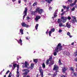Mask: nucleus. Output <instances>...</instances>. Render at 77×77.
Here are the masks:
<instances>
[{"label": "nucleus", "mask_w": 77, "mask_h": 77, "mask_svg": "<svg viewBox=\"0 0 77 77\" xmlns=\"http://www.w3.org/2000/svg\"><path fill=\"white\" fill-rule=\"evenodd\" d=\"M22 64H23V65L22 66L23 68H28L29 69H30V67H28L29 66V63H27L26 61L25 62V64H24V63H22Z\"/></svg>", "instance_id": "423d86ee"}, {"label": "nucleus", "mask_w": 77, "mask_h": 77, "mask_svg": "<svg viewBox=\"0 0 77 77\" xmlns=\"http://www.w3.org/2000/svg\"><path fill=\"white\" fill-rule=\"evenodd\" d=\"M18 2V3H21V0H19Z\"/></svg>", "instance_id": "4d7b16f0"}, {"label": "nucleus", "mask_w": 77, "mask_h": 77, "mask_svg": "<svg viewBox=\"0 0 77 77\" xmlns=\"http://www.w3.org/2000/svg\"><path fill=\"white\" fill-rule=\"evenodd\" d=\"M59 26H60V27H63V26H65V25H63L62 24V23H60V24H59Z\"/></svg>", "instance_id": "a878e982"}, {"label": "nucleus", "mask_w": 77, "mask_h": 77, "mask_svg": "<svg viewBox=\"0 0 77 77\" xmlns=\"http://www.w3.org/2000/svg\"><path fill=\"white\" fill-rule=\"evenodd\" d=\"M49 9V11H51V10H52V8L51 7H50Z\"/></svg>", "instance_id": "603ef678"}, {"label": "nucleus", "mask_w": 77, "mask_h": 77, "mask_svg": "<svg viewBox=\"0 0 77 77\" xmlns=\"http://www.w3.org/2000/svg\"><path fill=\"white\" fill-rule=\"evenodd\" d=\"M38 24H36V26H35V29L37 30H38Z\"/></svg>", "instance_id": "c756f323"}, {"label": "nucleus", "mask_w": 77, "mask_h": 77, "mask_svg": "<svg viewBox=\"0 0 77 77\" xmlns=\"http://www.w3.org/2000/svg\"><path fill=\"white\" fill-rule=\"evenodd\" d=\"M9 70H8L6 73V74H8L9 72Z\"/></svg>", "instance_id": "864d4df0"}, {"label": "nucleus", "mask_w": 77, "mask_h": 77, "mask_svg": "<svg viewBox=\"0 0 77 77\" xmlns=\"http://www.w3.org/2000/svg\"><path fill=\"white\" fill-rule=\"evenodd\" d=\"M54 31H55V29L54 28L51 29V31H50L48 32L49 36H51V34L52 33V32H54Z\"/></svg>", "instance_id": "9d476101"}, {"label": "nucleus", "mask_w": 77, "mask_h": 77, "mask_svg": "<svg viewBox=\"0 0 77 77\" xmlns=\"http://www.w3.org/2000/svg\"><path fill=\"white\" fill-rule=\"evenodd\" d=\"M17 75H16L17 77H20V72H17Z\"/></svg>", "instance_id": "7c9ffc66"}, {"label": "nucleus", "mask_w": 77, "mask_h": 77, "mask_svg": "<svg viewBox=\"0 0 77 77\" xmlns=\"http://www.w3.org/2000/svg\"><path fill=\"white\" fill-rule=\"evenodd\" d=\"M41 18V16H37L35 18V20L36 22L38 21V20Z\"/></svg>", "instance_id": "ddd939ff"}, {"label": "nucleus", "mask_w": 77, "mask_h": 77, "mask_svg": "<svg viewBox=\"0 0 77 77\" xmlns=\"http://www.w3.org/2000/svg\"><path fill=\"white\" fill-rule=\"evenodd\" d=\"M36 5H37V2H35L33 5V6H36Z\"/></svg>", "instance_id": "a19ab883"}, {"label": "nucleus", "mask_w": 77, "mask_h": 77, "mask_svg": "<svg viewBox=\"0 0 77 77\" xmlns=\"http://www.w3.org/2000/svg\"><path fill=\"white\" fill-rule=\"evenodd\" d=\"M74 43L73 42V43H72L71 45H74Z\"/></svg>", "instance_id": "052dcab7"}, {"label": "nucleus", "mask_w": 77, "mask_h": 77, "mask_svg": "<svg viewBox=\"0 0 77 77\" xmlns=\"http://www.w3.org/2000/svg\"><path fill=\"white\" fill-rule=\"evenodd\" d=\"M27 8H25V11L23 12V15H24V16H23V20H24V19L25 18V17H26V16H27Z\"/></svg>", "instance_id": "6e6552de"}, {"label": "nucleus", "mask_w": 77, "mask_h": 77, "mask_svg": "<svg viewBox=\"0 0 77 77\" xmlns=\"http://www.w3.org/2000/svg\"><path fill=\"white\" fill-rule=\"evenodd\" d=\"M24 2H27V0H24Z\"/></svg>", "instance_id": "69168bd1"}, {"label": "nucleus", "mask_w": 77, "mask_h": 77, "mask_svg": "<svg viewBox=\"0 0 77 77\" xmlns=\"http://www.w3.org/2000/svg\"><path fill=\"white\" fill-rule=\"evenodd\" d=\"M26 18H27L26 20H27V21H28V22L29 23V20H30V18L29 17H27Z\"/></svg>", "instance_id": "c9c22d12"}, {"label": "nucleus", "mask_w": 77, "mask_h": 77, "mask_svg": "<svg viewBox=\"0 0 77 77\" xmlns=\"http://www.w3.org/2000/svg\"><path fill=\"white\" fill-rule=\"evenodd\" d=\"M75 61H76L77 62V58H76V59H75Z\"/></svg>", "instance_id": "bf43d9fd"}, {"label": "nucleus", "mask_w": 77, "mask_h": 77, "mask_svg": "<svg viewBox=\"0 0 77 77\" xmlns=\"http://www.w3.org/2000/svg\"><path fill=\"white\" fill-rule=\"evenodd\" d=\"M75 8H77V5H76L75 6Z\"/></svg>", "instance_id": "e2e57ef3"}, {"label": "nucleus", "mask_w": 77, "mask_h": 77, "mask_svg": "<svg viewBox=\"0 0 77 77\" xmlns=\"http://www.w3.org/2000/svg\"><path fill=\"white\" fill-rule=\"evenodd\" d=\"M21 24L22 26L23 27H26L27 28L30 26H29L28 25H27L24 23H22Z\"/></svg>", "instance_id": "9b49d317"}, {"label": "nucleus", "mask_w": 77, "mask_h": 77, "mask_svg": "<svg viewBox=\"0 0 77 77\" xmlns=\"http://www.w3.org/2000/svg\"><path fill=\"white\" fill-rule=\"evenodd\" d=\"M26 77H30V76L29 75H27Z\"/></svg>", "instance_id": "774afa93"}, {"label": "nucleus", "mask_w": 77, "mask_h": 77, "mask_svg": "<svg viewBox=\"0 0 77 77\" xmlns=\"http://www.w3.org/2000/svg\"><path fill=\"white\" fill-rule=\"evenodd\" d=\"M66 26L68 28H69L71 27V25H70V24H69L68 22L67 23H66Z\"/></svg>", "instance_id": "f3484780"}, {"label": "nucleus", "mask_w": 77, "mask_h": 77, "mask_svg": "<svg viewBox=\"0 0 77 77\" xmlns=\"http://www.w3.org/2000/svg\"><path fill=\"white\" fill-rule=\"evenodd\" d=\"M61 50H62V46L61 45V43H59L55 48V50L53 52V55L54 56H56L57 53L60 51Z\"/></svg>", "instance_id": "f257e3e1"}, {"label": "nucleus", "mask_w": 77, "mask_h": 77, "mask_svg": "<svg viewBox=\"0 0 77 77\" xmlns=\"http://www.w3.org/2000/svg\"><path fill=\"white\" fill-rule=\"evenodd\" d=\"M26 39H27V40H29L30 39V37L29 36H27L26 37Z\"/></svg>", "instance_id": "37998d69"}, {"label": "nucleus", "mask_w": 77, "mask_h": 77, "mask_svg": "<svg viewBox=\"0 0 77 77\" xmlns=\"http://www.w3.org/2000/svg\"><path fill=\"white\" fill-rule=\"evenodd\" d=\"M48 29L47 30V32H46V33L47 35V34H48Z\"/></svg>", "instance_id": "5fc2aeb1"}, {"label": "nucleus", "mask_w": 77, "mask_h": 77, "mask_svg": "<svg viewBox=\"0 0 77 77\" xmlns=\"http://www.w3.org/2000/svg\"><path fill=\"white\" fill-rule=\"evenodd\" d=\"M72 19H73V20H74L75 21V22H77V20H76V19H75V17L72 16Z\"/></svg>", "instance_id": "bb28decb"}, {"label": "nucleus", "mask_w": 77, "mask_h": 77, "mask_svg": "<svg viewBox=\"0 0 77 77\" xmlns=\"http://www.w3.org/2000/svg\"><path fill=\"white\" fill-rule=\"evenodd\" d=\"M11 76H12V73L10 72L9 73L8 77H11Z\"/></svg>", "instance_id": "ea45409f"}, {"label": "nucleus", "mask_w": 77, "mask_h": 77, "mask_svg": "<svg viewBox=\"0 0 77 77\" xmlns=\"http://www.w3.org/2000/svg\"><path fill=\"white\" fill-rule=\"evenodd\" d=\"M49 60H48L46 62V64L47 65H48L49 64Z\"/></svg>", "instance_id": "4c0bfd02"}, {"label": "nucleus", "mask_w": 77, "mask_h": 77, "mask_svg": "<svg viewBox=\"0 0 77 77\" xmlns=\"http://www.w3.org/2000/svg\"><path fill=\"white\" fill-rule=\"evenodd\" d=\"M68 2H70V3H72V0H68V1L66 2V3H67Z\"/></svg>", "instance_id": "72a5a7b5"}, {"label": "nucleus", "mask_w": 77, "mask_h": 77, "mask_svg": "<svg viewBox=\"0 0 77 77\" xmlns=\"http://www.w3.org/2000/svg\"><path fill=\"white\" fill-rule=\"evenodd\" d=\"M70 70L72 71V73H71V75L72 76H77V73L74 72V68L73 67L70 68Z\"/></svg>", "instance_id": "39448f33"}, {"label": "nucleus", "mask_w": 77, "mask_h": 77, "mask_svg": "<svg viewBox=\"0 0 77 77\" xmlns=\"http://www.w3.org/2000/svg\"><path fill=\"white\" fill-rule=\"evenodd\" d=\"M66 54V55H67V56H69V52H67V51H65L64 52V54Z\"/></svg>", "instance_id": "aec40b11"}, {"label": "nucleus", "mask_w": 77, "mask_h": 77, "mask_svg": "<svg viewBox=\"0 0 77 77\" xmlns=\"http://www.w3.org/2000/svg\"><path fill=\"white\" fill-rule=\"evenodd\" d=\"M17 42H18V44H19L20 45H23V43H22L23 41L21 40V39H20L19 41H17Z\"/></svg>", "instance_id": "4468645a"}, {"label": "nucleus", "mask_w": 77, "mask_h": 77, "mask_svg": "<svg viewBox=\"0 0 77 77\" xmlns=\"http://www.w3.org/2000/svg\"><path fill=\"white\" fill-rule=\"evenodd\" d=\"M41 18V16H37L35 18V20L36 22L38 21V20Z\"/></svg>", "instance_id": "f8f14e48"}, {"label": "nucleus", "mask_w": 77, "mask_h": 77, "mask_svg": "<svg viewBox=\"0 0 77 77\" xmlns=\"http://www.w3.org/2000/svg\"><path fill=\"white\" fill-rule=\"evenodd\" d=\"M17 64H13V67H12V69L13 70H14V69L16 68V67H17Z\"/></svg>", "instance_id": "dca6fc26"}, {"label": "nucleus", "mask_w": 77, "mask_h": 77, "mask_svg": "<svg viewBox=\"0 0 77 77\" xmlns=\"http://www.w3.org/2000/svg\"><path fill=\"white\" fill-rule=\"evenodd\" d=\"M33 62L35 63H36L38 62V59H34Z\"/></svg>", "instance_id": "4be33fe9"}, {"label": "nucleus", "mask_w": 77, "mask_h": 77, "mask_svg": "<svg viewBox=\"0 0 77 77\" xmlns=\"http://www.w3.org/2000/svg\"><path fill=\"white\" fill-rule=\"evenodd\" d=\"M24 31V29H23L22 28L20 29V33H21L22 35H23L24 33H23V31Z\"/></svg>", "instance_id": "6ab92c4d"}, {"label": "nucleus", "mask_w": 77, "mask_h": 77, "mask_svg": "<svg viewBox=\"0 0 77 77\" xmlns=\"http://www.w3.org/2000/svg\"><path fill=\"white\" fill-rule=\"evenodd\" d=\"M61 77H66V76H64L63 75H62L61 76Z\"/></svg>", "instance_id": "3c124183"}, {"label": "nucleus", "mask_w": 77, "mask_h": 77, "mask_svg": "<svg viewBox=\"0 0 77 77\" xmlns=\"http://www.w3.org/2000/svg\"><path fill=\"white\" fill-rule=\"evenodd\" d=\"M69 6H68L66 7V11H69Z\"/></svg>", "instance_id": "473e14b6"}, {"label": "nucleus", "mask_w": 77, "mask_h": 77, "mask_svg": "<svg viewBox=\"0 0 77 77\" xmlns=\"http://www.w3.org/2000/svg\"><path fill=\"white\" fill-rule=\"evenodd\" d=\"M58 69L59 67H58V66L56 65H54L53 70L54 71H56V72L54 74V75L52 74L54 77H55V76H56V75H57V72H59V70H58Z\"/></svg>", "instance_id": "f03ea898"}, {"label": "nucleus", "mask_w": 77, "mask_h": 77, "mask_svg": "<svg viewBox=\"0 0 77 77\" xmlns=\"http://www.w3.org/2000/svg\"><path fill=\"white\" fill-rule=\"evenodd\" d=\"M57 22L58 23H60V22H62V20L61 19H58V20Z\"/></svg>", "instance_id": "e433bc0d"}, {"label": "nucleus", "mask_w": 77, "mask_h": 77, "mask_svg": "<svg viewBox=\"0 0 77 77\" xmlns=\"http://www.w3.org/2000/svg\"><path fill=\"white\" fill-rule=\"evenodd\" d=\"M69 36V38H72V35H70Z\"/></svg>", "instance_id": "680f3d73"}, {"label": "nucleus", "mask_w": 77, "mask_h": 77, "mask_svg": "<svg viewBox=\"0 0 77 77\" xmlns=\"http://www.w3.org/2000/svg\"><path fill=\"white\" fill-rule=\"evenodd\" d=\"M35 12H38L39 14L41 15L42 13L44 12V10L43 9L40 8L39 7H38L36 9Z\"/></svg>", "instance_id": "7ed1b4c3"}, {"label": "nucleus", "mask_w": 77, "mask_h": 77, "mask_svg": "<svg viewBox=\"0 0 77 77\" xmlns=\"http://www.w3.org/2000/svg\"><path fill=\"white\" fill-rule=\"evenodd\" d=\"M33 67H34V64L33 63H32L31 65L30 68L32 69L33 68Z\"/></svg>", "instance_id": "5701e85b"}, {"label": "nucleus", "mask_w": 77, "mask_h": 77, "mask_svg": "<svg viewBox=\"0 0 77 77\" xmlns=\"http://www.w3.org/2000/svg\"><path fill=\"white\" fill-rule=\"evenodd\" d=\"M63 8H64V9H66V6H65L63 5Z\"/></svg>", "instance_id": "c03bdc74"}, {"label": "nucleus", "mask_w": 77, "mask_h": 77, "mask_svg": "<svg viewBox=\"0 0 77 77\" xmlns=\"http://www.w3.org/2000/svg\"><path fill=\"white\" fill-rule=\"evenodd\" d=\"M23 72H25L23 74V77H26V75H27L28 72H29V70H27V69H24L23 70Z\"/></svg>", "instance_id": "0eeeda50"}, {"label": "nucleus", "mask_w": 77, "mask_h": 77, "mask_svg": "<svg viewBox=\"0 0 77 77\" xmlns=\"http://www.w3.org/2000/svg\"><path fill=\"white\" fill-rule=\"evenodd\" d=\"M36 12L35 11H32L31 13V14L32 15H35L36 14Z\"/></svg>", "instance_id": "cd10ccee"}, {"label": "nucleus", "mask_w": 77, "mask_h": 77, "mask_svg": "<svg viewBox=\"0 0 77 77\" xmlns=\"http://www.w3.org/2000/svg\"><path fill=\"white\" fill-rule=\"evenodd\" d=\"M65 12H64L63 13H62L61 14V15H63L64 14H65Z\"/></svg>", "instance_id": "8fccbe9b"}, {"label": "nucleus", "mask_w": 77, "mask_h": 77, "mask_svg": "<svg viewBox=\"0 0 77 77\" xmlns=\"http://www.w3.org/2000/svg\"><path fill=\"white\" fill-rule=\"evenodd\" d=\"M42 66L43 68H45V64L44 63H43L42 64Z\"/></svg>", "instance_id": "f704fd0d"}, {"label": "nucleus", "mask_w": 77, "mask_h": 77, "mask_svg": "<svg viewBox=\"0 0 77 77\" xmlns=\"http://www.w3.org/2000/svg\"><path fill=\"white\" fill-rule=\"evenodd\" d=\"M16 0H12L13 2H15V1H16Z\"/></svg>", "instance_id": "13d9d810"}, {"label": "nucleus", "mask_w": 77, "mask_h": 77, "mask_svg": "<svg viewBox=\"0 0 77 77\" xmlns=\"http://www.w3.org/2000/svg\"><path fill=\"white\" fill-rule=\"evenodd\" d=\"M67 35H68V36H70V33L69 32H68L67 33Z\"/></svg>", "instance_id": "de8ad7c7"}, {"label": "nucleus", "mask_w": 77, "mask_h": 77, "mask_svg": "<svg viewBox=\"0 0 77 77\" xmlns=\"http://www.w3.org/2000/svg\"><path fill=\"white\" fill-rule=\"evenodd\" d=\"M77 22H75V20H74L73 19L72 20V23H73V24H74V23H77Z\"/></svg>", "instance_id": "2f4dec72"}, {"label": "nucleus", "mask_w": 77, "mask_h": 77, "mask_svg": "<svg viewBox=\"0 0 77 77\" xmlns=\"http://www.w3.org/2000/svg\"><path fill=\"white\" fill-rule=\"evenodd\" d=\"M57 10L54 13V17H52V18H53V19H54V18L55 17H57V15H56L57 14Z\"/></svg>", "instance_id": "2eb2a0df"}, {"label": "nucleus", "mask_w": 77, "mask_h": 77, "mask_svg": "<svg viewBox=\"0 0 77 77\" xmlns=\"http://www.w3.org/2000/svg\"><path fill=\"white\" fill-rule=\"evenodd\" d=\"M58 63L60 65H62V63H61V60H59Z\"/></svg>", "instance_id": "58836bf2"}, {"label": "nucleus", "mask_w": 77, "mask_h": 77, "mask_svg": "<svg viewBox=\"0 0 77 77\" xmlns=\"http://www.w3.org/2000/svg\"><path fill=\"white\" fill-rule=\"evenodd\" d=\"M61 19L63 20L62 21L63 22V23H65L66 21V20H70L71 19V17H70L69 16H68L67 17H61Z\"/></svg>", "instance_id": "20e7f679"}, {"label": "nucleus", "mask_w": 77, "mask_h": 77, "mask_svg": "<svg viewBox=\"0 0 77 77\" xmlns=\"http://www.w3.org/2000/svg\"><path fill=\"white\" fill-rule=\"evenodd\" d=\"M58 32H59V33H61L62 32V30L61 29H59Z\"/></svg>", "instance_id": "a18cd8bd"}, {"label": "nucleus", "mask_w": 77, "mask_h": 77, "mask_svg": "<svg viewBox=\"0 0 77 77\" xmlns=\"http://www.w3.org/2000/svg\"><path fill=\"white\" fill-rule=\"evenodd\" d=\"M17 72H18V71H19V65H17Z\"/></svg>", "instance_id": "c85d7f7f"}, {"label": "nucleus", "mask_w": 77, "mask_h": 77, "mask_svg": "<svg viewBox=\"0 0 77 77\" xmlns=\"http://www.w3.org/2000/svg\"><path fill=\"white\" fill-rule=\"evenodd\" d=\"M53 0H46V2H48V3H50L51 2H52Z\"/></svg>", "instance_id": "393cba45"}, {"label": "nucleus", "mask_w": 77, "mask_h": 77, "mask_svg": "<svg viewBox=\"0 0 77 77\" xmlns=\"http://www.w3.org/2000/svg\"><path fill=\"white\" fill-rule=\"evenodd\" d=\"M77 0H75L74 2L73 3H74V4L75 5H76L75 4L76 3H77Z\"/></svg>", "instance_id": "09e8293b"}, {"label": "nucleus", "mask_w": 77, "mask_h": 77, "mask_svg": "<svg viewBox=\"0 0 77 77\" xmlns=\"http://www.w3.org/2000/svg\"><path fill=\"white\" fill-rule=\"evenodd\" d=\"M54 63V60L50 61V65H53Z\"/></svg>", "instance_id": "b1692460"}, {"label": "nucleus", "mask_w": 77, "mask_h": 77, "mask_svg": "<svg viewBox=\"0 0 77 77\" xmlns=\"http://www.w3.org/2000/svg\"><path fill=\"white\" fill-rule=\"evenodd\" d=\"M36 77H38V74H37Z\"/></svg>", "instance_id": "338daca9"}, {"label": "nucleus", "mask_w": 77, "mask_h": 77, "mask_svg": "<svg viewBox=\"0 0 77 77\" xmlns=\"http://www.w3.org/2000/svg\"><path fill=\"white\" fill-rule=\"evenodd\" d=\"M72 11H74L75 10V8L74 7L71 9Z\"/></svg>", "instance_id": "49530a36"}, {"label": "nucleus", "mask_w": 77, "mask_h": 77, "mask_svg": "<svg viewBox=\"0 0 77 77\" xmlns=\"http://www.w3.org/2000/svg\"><path fill=\"white\" fill-rule=\"evenodd\" d=\"M63 9H61V12H63Z\"/></svg>", "instance_id": "0e129e2a"}, {"label": "nucleus", "mask_w": 77, "mask_h": 77, "mask_svg": "<svg viewBox=\"0 0 77 77\" xmlns=\"http://www.w3.org/2000/svg\"><path fill=\"white\" fill-rule=\"evenodd\" d=\"M12 65H9V67H10V68H11V67H12Z\"/></svg>", "instance_id": "6e6d98bb"}, {"label": "nucleus", "mask_w": 77, "mask_h": 77, "mask_svg": "<svg viewBox=\"0 0 77 77\" xmlns=\"http://www.w3.org/2000/svg\"><path fill=\"white\" fill-rule=\"evenodd\" d=\"M41 67L40 66L39 68V71L40 73V75H41V77H44V75H43V70L42 69Z\"/></svg>", "instance_id": "1a4fd4ad"}, {"label": "nucleus", "mask_w": 77, "mask_h": 77, "mask_svg": "<svg viewBox=\"0 0 77 77\" xmlns=\"http://www.w3.org/2000/svg\"><path fill=\"white\" fill-rule=\"evenodd\" d=\"M74 5H75L74 3L70 4V6H74Z\"/></svg>", "instance_id": "79ce46f5"}, {"label": "nucleus", "mask_w": 77, "mask_h": 77, "mask_svg": "<svg viewBox=\"0 0 77 77\" xmlns=\"http://www.w3.org/2000/svg\"><path fill=\"white\" fill-rule=\"evenodd\" d=\"M62 70V72H63V73H65V71H66V68H65V67H63Z\"/></svg>", "instance_id": "a211bd4d"}, {"label": "nucleus", "mask_w": 77, "mask_h": 77, "mask_svg": "<svg viewBox=\"0 0 77 77\" xmlns=\"http://www.w3.org/2000/svg\"><path fill=\"white\" fill-rule=\"evenodd\" d=\"M52 57H53V55H51V56H50L49 58V61H51L52 60Z\"/></svg>", "instance_id": "412c9836"}]
</instances>
